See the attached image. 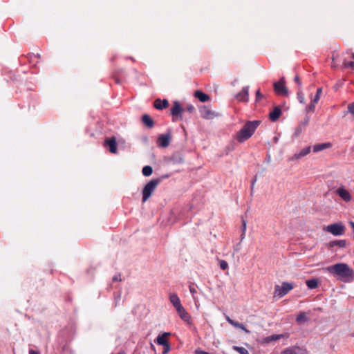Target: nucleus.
<instances>
[{
  "label": "nucleus",
  "instance_id": "1",
  "mask_svg": "<svg viewBox=\"0 0 354 354\" xmlns=\"http://www.w3.org/2000/svg\"><path fill=\"white\" fill-rule=\"evenodd\" d=\"M326 270L334 276H337L344 282H351L354 279L353 269L346 263H336L327 267Z\"/></svg>",
  "mask_w": 354,
  "mask_h": 354
},
{
  "label": "nucleus",
  "instance_id": "2",
  "mask_svg": "<svg viewBox=\"0 0 354 354\" xmlns=\"http://www.w3.org/2000/svg\"><path fill=\"white\" fill-rule=\"evenodd\" d=\"M260 124V120L247 121L243 127L236 133L235 139L240 143L246 141L252 137Z\"/></svg>",
  "mask_w": 354,
  "mask_h": 354
},
{
  "label": "nucleus",
  "instance_id": "3",
  "mask_svg": "<svg viewBox=\"0 0 354 354\" xmlns=\"http://www.w3.org/2000/svg\"><path fill=\"white\" fill-rule=\"evenodd\" d=\"M160 182V179H152L145 186L142 190V201L143 203H145L151 196Z\"/></svg>",
  "mask_w": 354,
  "mask_h": 354
},
{
  "label": "nucleus",
  "instance_id": "4",
  "mask_svg": "<svg viewBox=\"0 0 354 354\" xmlns=\"http://www.w3.org/2000/svg\"><path fill=\"white\" fill-rule=\"evenodd\" d=\"M345 226L342 223H335L327 225L324 230L334 236H341L345 233Z\"/></svg>",
  "mask_w": 354,
  "mask_h": 354
},
{
  "label": "nucleus",
  "instance_id": "5",
  "mask_svg": "<svg viewBox=\"0 0 354 354\" xmlns=\"http://www.w3.org/2000/svg\"><path fill=\"white\" fill-rule=\"evenodd\" d=\"M285 80L282 77L279 81L274 83V90L279 95L287 96L288 90L285 85Z\"/></svg>",
  "mask_w": 354,
  "mask_h": 354
},
{
  "label": "nucleus",
  "instance_id": "6",
  "mask_svg": "<svg viewBox=\"0 0 354 354\" xmlns=\"http://www.w3.org/2000/svg\"><path fill=\"white\" fill-rule=\"evenodd\" d=\"M292 288L293 286L290 283L283 282L281 286H276L274 295L278 296L279 297H282L292 290Z\"/></svg>",
  "mask_w": 354,
  "mask_h": 354
},
{
  "label": "nucleus",
  "instance_id": "7",
  "mask_svg": "<svg viewBox=\"0 0 354 354\" xmlns=\"http://www.w3.org/2000/svg\"><path fill=\"white\" fill-rule=\"evenodd\" d=\"M201 116L206 120L213 119L214 117L217 115V114L212 111L208 106H203L200 109Z\"/></svg>",
  "mask_w": 354,
  "mask_h": 354
},
{
  "label": "nucleus",
  "instance_id": "8",
  "mask_svg": "<svg viewBox=\"0 0 354 354\" xmlns=\"http://www.w3.org/2000/svg\"><path fill=\"white\" fill-rule=\"evenodd\" d=\"M184 112V109L181 106L180 103L177 101L174 102L173 106L171 109V114L174 118H179L180 120L183 119L182 114Z\"/></svg>",
  "mask_w": 354,
  "mask_h": 354
},
{
  "label": "nucleus",
  "instance_id": "9",
  "mask_svg": "<svg viewBox=\"0 0 354 354\" xmlns=\"http://www.w3.org/2000/svg\"><path fill=\"white\" fill-rule=\"evenodd\" d=\"M235 97L239 102H247L249 100V87H243L241 91L236 95Z\"/></svg>",
  "mask_w": 354,
  "mask_h": 354
},
{
  "label": "nucleus",
  "instance_id": "10",
  "mask_svg": "<svg viewBox=\"0 0 354 354\" xmlns=\"http://www.w3.org/2000/svg\"><path fill=\"white\" fill-rule=\"evenodd\" d=\"M104 146L109 147V150L111 153H117V142L115 138L112 137L106 139Z\"/></svg>",
  "mask_w": 354,
  "mask_h": 354
},
{
  "label": "nucleus",
  "instance_id": "11",
  "mask_svg": "<svg viewBox=\"0 0 354 354\" xmlns=\"http://www.w3.org/2000/svg\"><path fill=\"white\" fill-rule=\"evenodd\" d=\"M338 196L344 201L349 202L352 199V196L349 192L344 187H339L336 190Z\"/></svg>",
  "mask_w": 354,
  "mask_h": 354
},
{
  "label": "nucleus",
  "instance_id": "12",
  "mask_svg": "<svg viewBox=\"0 0 354 354\" xmlns=\"http://www.w3.org/2000/svg\"><path fill=\"white\" fill-rule=\"evenodd\" d=\"M171 136L169 134L160 135L157 140L159 147L165 148L169 146L170 142Z\"/></svg>",
  "mask_w": 354,
  "mask_h": 354
},
{
  "label": "nucleus",
  "instance_id": "13",
  "mask_svg": "<svg viewBox=\"0 0 354 354\" xmlns=\"http://www.w3.org/2000/svg\"><path fill=\"white\" fill-rule=\"evenodd\" d=\"M304 350L299 346H291L283 350L281 354H304Z\"/></svg>",
  "mask_w": 354,
  "mask_h": 354
},
{
  "label": "nucleus",
  "instance_id": "14",
  "mask_svg": "<svg viewBox=\"0 0 354 354\" xmlns=\"http://www.w3.org/2000/svg\"><path fill=\"white\" fill-rule=\"evenodd\" d=\"M176 311L180 316V317L186 322H189L191 319V316L187 312V310L184 308L183 306H180L176 309Z\"/></svg>",
  "mask_w": 354,
  "mask_h": 354
},
{
  "label": "nucleus",
  "instance_id": "15",
  "mask_svg": "<svg viewBox=\"0 0 354 354\" xmlns=\"http://www.w3.org/2000/svg\"><path fill=\"white\" fill-rule=\"evenodd\" d=\"M171 335L170 333H163L161 335H159L156 339L155 340V342L161 346H164L167 344H169V342L167 341V338L169 336Z\"/></svg>",
  "mask_w": 354,
  "mask_h": 354
},
{
  "label": "nucleus",
  "instance_id": "16",
  "mask_svg": "<svg viewBox=\"0 0 354 354\" xmlns=\"http://www.w3.org/2000/svg\"><path fill=\"white\" fill-rule=\"evenodd\" d=\"M153 106L158 110H162L169 106V102L167 100L156 99L153 102Z\"/></svg>",
  "mask_w": 354,
  "mask_h": 354
},
{
  "label": "nucleus",
  "instance_id": "17",
  "mask_svg": "<svg viewBox=\"0 0 354 354\" xmlns=\"http://www.w3.org/2000/svg\"><path fill=\"white\" fill-rule=\"evenodd\" d=\"M281 114V109L279 106H276L274 108L273 111L270 113L269 119L272 122H275L279 118Z\"/></svg>",
  "mask_w": 354,
  "mask_h": 354
},
{
  "label": "nucleus",
  "instance_id": "18",
  "mask_svg": "<svg viewBox=\"0 0 354 354\" xmlns=\"http://www.w3.org/2000/svg\"><path fill=\"white\" fill-rule=\"evenodd\" d=\"M169 301L173 304L176 310L182 306L178 296L175 293L169 295Z\"/></svg>",
  "mask_w": 354,
  "mask_h": 354
},
{
  "label": "nucleus",
  "instance_id": "19",
  "mask_svg": "<svg viewBox=\"0 0 354 354\" xmlns=\"http://www.w3.org/2000/svg\"><path fill=\"white\" fill-rule=\"evenodd\" d=\"M194 97L198 99L201 102H205L209 100L210 97L208 95L204 93L200 90H197L194 93Z\"/></svg>",
  "mask_w": 354,
  "mask_h": 354
},
{
  "label": "nucleus",
  "instance_id": "20",
  "mask_svg": "<svg viewBox=\"0 0 354 354\" xmlns=\"http://www.w3.org/2000/svg\"><path fill=\"white\" fill-rule=\"evenodd\" d=\"M330 147L331 144L330 142L317 144L313 146V152L317 153Z\"/></svg>",
  "mask_w": 354,
  "mask_h": 354
},
{
  "label": "nucleus",
  "instance_id": "21",
  "mask_svg": "<svg viewBox=\"0 0 354 354\" xmlns=\"http://www.w3.org/2000/svg\"><path fill=\"white\" fill-rule=\"evenodd\" d=\"M328 246L330 247V248L337 246V247L342 248H345L346 246V240L333 241H330L328 243Z\"/></svg>",
  "mask_w": 354,
  "mask_h": 354
},
{
  "label": "nucleus",
  "instance_id": "22",
  "mask_svg": "<svg viewBox=\"0 0 354 354\" xmlns=\"http://www.w3.org/2000/svg\"><path fill=\"white\" fill-rule=\"evenodd\" d=\"M311 147H307L303 149H301L298 153H295L293 156L295 159H299L310 152Z\"/></svg>",
  "mask_w": 354,
  "mask_h": 354
},
{
  "label": "nucleus",
  "instance_id": "23",
  "mask_svg": "<svg viewBox=\"0 0 354 354\" xmlns=\"http://www.w3.org/2000/svg\"><path fill=\"white\" fill-rule=\"evenodd\" d=\"M142 122L148 127L152 128L153 127V121L151 117L147 114L142 115Z\"/></svg>",
  "mask_w": 354,
  "mask_h": 354
},
{
  "label": "nucleus",
  "instance_id": "24",
  "mask_svg": "<svg viewBox=\"0 0 354 354\" xmlns=\"http://www.w3.org/2000/svg\"><path fill=\"white\" fill-rule=\"evenodd\" d=\"M319 280L317 279H312L306 280V283L309 289H315L318 286Z\"/></svg>",
  "mask_w": 354,
  "mask_h": 354
},
{
  "label": "nucleus",
  "instance_id": "25",
  "mask_svg": "<svg viewBox=\"0 0 354 354\" xmlns=\"http://www.w3.org/2000/svg\"><path fill=\"white\" fill-rule=\"evenodd\" d=\"M283 337V335H282V334H280V335H270V336H268V337H266L265 339H264V342H266V343H269V342H272V341L279 340L281 338H282Z\"/></svg>",
  "mask_w": 354,
  "mask_h": 354
},
{
  "label": "nucleus",
  "instance_id": "26",
  "mask_svg": "<svg viewBox=\"0 0 354 354\" xmlns=\"http://www.w3.org/2000/svg\"><path fill=\"white\" fill-rule=\"evenodd\" d=\"M308 319L306 313L304 312H301L296 318V322L298 324H301L302 322H306Z\"/></svg>",
  "mask_w": 354,
  "mask_h": 354
},
{
  "label": "nucleus",
  "instance_id": "27",
  "mask_svg": "<svg viewBox=\"0 0 354 354\" xmlns=\"http://www.w3.org/2000/svg\"><path fill=\"white\" fill-rule=\"evenodd\" d=\"M142 174L145 176H149L153 172L152 167L151 166H145L142 170Z\"/></svg>",
  "mask_w": 354,
  "mask_h": 354
},
{
  "label": "nucleus",
  "instance_id": "28",
  "mask_svg": "<svg viewBox=\"0 0 354 354\" xmlns=\"http://www.w3.org/2000/svg\"><path fill=\"white\" fill-rule=\"evenodd\" d=\"M233 349L234 351H237L240 354H250L246 348H243V347L234 346H233Z\"/></svg>",
  "mask_w": 354,
  "mask_h": 354
},
{
  "label": "nucleus",
  "instance_id": "29",
  "mask_svg": "<svg viewBox=\"0 0 354 354\" xmlns=\"http://www.w3.org/2000/svg\"><path fill=\"white\" fill-rule=\"evenodd\" d=\"M297 95V99L299 100V102L304 103V95L301 88H298Z\"/></svg>",
  "mask_w": 354,
  "mask_h": 354
},
{
  "label": "nucleus",
  "instance_id": "30",
  "mask_svg": "<svg viewBox=\"0 0 354 354\" xmlns=\"http://www.w3.org/2000/svg\"><path fill=\"white\" fill-rule=\"evenodd\" d=\"M265 98V95H263L261 91H260V89H258L257 91H256V95H255V102H259V101H261L262 99Z\"/></svg>",
  "mask_w": 354,
  "mask_h": 354
},
{
  "label": "nucleus",
  "instance_id": "31",
  "mask_svg": "<svg viewBox=\"0 0 354 354\" xmlns=\"http://www.w3.org/2000/svg\"><path fill=\"white\" fill-rule=\"evenodd\" d=\"M342 67L344 68H350L351 69H353L354 68V62L344 61L343 64H342Z\"/></svg>",
  "mask_w": 354,
  "mask_h": 354
},
{
  "label": "nucleus",
  "instance_id": "32",
  "mask_svg": "<svg viewBox=\"0 0 354 354\" xmlns=\"http://www.w3.org/2000/svg\"><path fill=\"white\" fill-rule=\"evenodd\" d=\"M219 266L221 270H225L228 268V263L224 260H221L219 261Z\"/></svg>",
  "mask_w": 354,
  "mask_h": 354
},
{
  "label": "nucleus",
  "instance_id": "33",
  "mask_svg": "<svg viewBox=\"0 0 354 354\" xmlns=\"http://www.w3.org/2000/svg\"><path fill=\"white\" fill-rule=\"evenodd\" d=\"M315 103L311 102L310 104L306 107V111L308 112H314L315 110Z\"/></svg>",
  "mask_w": 354,
  "mask_h": 354
},
{
  "label": "nucleus",
  "instance_id": "34",
  "mask_svg": "<svg viewBox=\"0 0 354 354\" xmlns=\"http://www.w3.org/2000/svg\"><path fill=\"white\" fill-rule=\"evenodd\" d=\"M184 109V111H187L189 113H192L194 111H195V108L193 105H187L185 108H183Z\"/></svg>",
  "mask_w": 354,
  "mask_h": 354
},
{
  "label": "nucleus",
  "instance_id": "35",
  "mask_svg": "<svg viewBox=\"0 0 354 354\" xmlns=\"http://www.w3.org/2000/svg\"><path fill=\"white\" fill-rule=\"evenodd\" d=\"M162 346H163L162 354H167L169 352V351L171 350V346H170L169 343L167 344Z\"/></svg>",
  "mask_w": 354,
  "mask_h": 354
},
{
  "label": "nucleus",
  "instance_id": "36",
  "mask_svg": "<svg viewBox=\"0 0 354 354\" xmlns=\"http://www.w3.org/2000/svg\"><path fill=\"white\" fill-rule=\"evenodd\" d=\"M236 328H239L241 330H243V331H245L246 333H250V330H248L245 326L243 324H241V323H238L237 326Z\"/></svg>",
  "mask_w": 354,
  "mask_h": 354
},
{
  "label": "nucleus",
  "instance_id": "37",
  "mask_svg": "<svg viewBox=\"0 0 354 354\" xmlns=\"http://www.w3.org/2000/svg\"><path fill=\"white\" fill-rule=\"evenodd\" d=\"M112 281L113 282L121 281H122L121 274L120 273L116 274L115 276H113Z\"/></svg>",
  "mask_w": 354,
  "mask_h": 354
},
{
  "label": "nucleus",
  "instance_id": "38",
  "mask_svg": "<svg viewBox=\"0 0 354 354\" xmlns=\"http://www.w3.org/2000/svg\"><path fill=\"white\" fill-rule=\"evenodd\" d=\"M338 57V54L337 53H333V56H332V61H333V64L331 65V66L333 68H335L336 67V65L335 64V59Z\"/></svg>",
  "mask_w": 354,
  "mask_h": 354
},
{
  "label": "nucleus",
  "instance_id": "39",
  "mask_svg": "<svg viewBox=\"0 0 354 354\" xmlns=\"http://www.w3.org/2000/svg\"><path fill=\"white\" fill-rule=\"evenodd\" d=\"M245 230H246V222L243 218L242 219V236H243L245 234Z\"/></svg>",
  "mask_w": 354,
  "mask_h": 354
},
{
  "label": "nucleus",
  "instance_id": "40",
  "mask_svg": "<svg viewBox=\"0 0 354 354\" xmlns=\"http://www.w3.org/2000/svg\"><path fill=\"white\" fill-rule=\"evenodd\" d=\"M189 288L190 292L192 293L193 297H194V295L196 293V288H194L193 284L190 285Z\"/></svg>",
  "mask_w": 354,
  "mask_h": 354
},
{
  "label": "nucleus",
  "instance_id": "41",
  "mask_svg": "<svg viewBox=\"0 0 354 354\" xmlns=\"http://www.w3.org/2000/svg\"><path fill=\"white\" fill-rule=\"evenodd\" d=\"M295 82L298 84L299 88H301V82L298 75L295 76Z\"/></svg>",
  "mask_w": 354,
  "mask_h": 354
},
{
  "label": "nucleus",
  "instance_id": "42",
  "mask_svg": "<svg viewBox=\"0 0 354 354\" xmlns=\"http://www.w3.org/2000/svg\"><path fill=\"white\" fill-rule=\"evenodd\" d=\"M320 97H321V96H319V95H318L315 94V97H314L313 100H312V102H314V103H315V104H317V103L318 102V101L319 100Z\"/></svg>",
  "mask_w": 354,
  "mask_h": 354
},
{
  "label": "nucleus",
  "instance_id": "43",
  "mask_svg": "<svg viewBox=\"0 0 354 354\" xmlns=\"http://www.w3.org/2000/svg\"><path fill=\"white\" fill-rule=\"evenodd\" d=\"M195 354H210V353H209L206 351H201V350H196Z\"/></svg>",
  "mask_w": 354,
  "mask_h": 354
},
{
  "label": "nucleus",
  "instance_id": "44",
  "mask_svg": "<svg viewBox=\"0 0 354 354\" xmlns=\"http://www.w3.org/2000/svg\"><path fill=\"white\" fill-rule=\"evenodd\" d=\"M322 93V88H318L317 89L316 94L319 95V96H321Z\"/></svg>",
  "mask_w": 354,
  "mask_h": 354
},
{
  "label": "nucleus",
  "instance_id": "45",
  "mask_svg": "<svg viewBox=\"0 0 354 354\" xmlns=\"http://www.w3.org/2000/svg\"><path fill=\"white\" fill-rule=\"evenodd\" d=\"M29 354H39V353L38 351H34L32 349H30L29 351Z\"/></svg>",
  "mask_w": 354,
  "mask_h": 354
},
{
  "label": "nucleus",
  "instance_id": "46",
  "mask_svg": "<svg viewBox=\"0 0 354 354\" xmlns=\"http://www.w3.org/2000/svg\"><path fill=\"white\" fill-rule=\"evenodd\" d=\"M226 319L228 322V323L230 324H231V322H234V320L230 319L229 317H227Z\"/></svg>",
  "mask_w": 354,
  "mask_h": 354
},
{
  "label": "nucleus",
  "instance_id": "47",
  "mask_svg": "<svg viewBox=\"0 0 354 354\" xmlns=\"http://www.w3.org/2000/svg\"><path fill=\"white\" fill-rule=\"evenodd\" d=\"M238 323L239 322L234 321L233 322H231V325L234 326V327H236Z\"/></svg>",
  "mask_w": 354,
  "mask_h": 354
},
{
  "label": "nucleus",
  "instance_id": "48",
  "mask_svg": "<svg viewBox=\"0 0 354 354\" xmlns=\"http://www.w3.org/2000/svg\"><path fill=\"white\" fill-rule=\"evenodd\" d=\"M117 354H125V353L124 351H120V352L118 353Z\"/></svg>",
  "mask_w": 354,
  "mask_h": 354
},
{
  "label": "nucleus",
  "instance_id": "49",
  "mask_svg": "<svg viewBox=\"0 0 354 354\" xmlns=\"http://www.w3.org/2000/svg\"><path fill=\"white\" fill-rule=\"evenodd\" d=\"M351 57L354 59V53H352Z\"/></svg>",
  "mask_w": 354,
  "mask_h": 354
}]
</instances>
